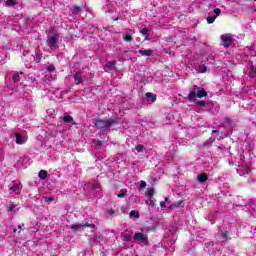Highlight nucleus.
<instances>
[{"mask_svg":"<svg viewBox=\"0 0 256 256\" xmlns=\"http://www.w3.org/2000/svg\"><path fill=\"white\" fill-rule=\"evenodd\" d=\"M117 120L110 118V119H100L96 118L93 121L94 127H97V129H100V131H109L113 125H116Z\"/></svg>","mask_w":256,"mask_h":256,"instance_id":"f257e3e1","label":"nucleus"},{"mask_svg":"<svg viewBox=\"0 0 256 256\" xmlns=\"http://www.w3.org/2000/svg\"><path fill=\"white\" fill-rule=\"evenodd\" d=\"M133 239L134 241H138V243H143V245L149 246V238L141 232L135 233Z\"/></svg>","mask_w":256,"mask_h":256,"instance_id":"f03ea898","label":"nucleus"},{"mask_svg":"<svg viewBox=\"0 0 256 256\" xmlns=\"http://www.w3.org/2000/svg\"><path fill=\"white\" fill-rule=\"evenodd\" d=\"M57 39H59V35L57 34L48 37L46 43L47 45H49L50 49L54 50L59 47V45L57 44Z\"/></svg>","mask_w":256,"mask_h":256,"instance_id":"7ed1b4c3","label":"nucleus"},{"mask_svg":"<svg viewBox=\"0 0 256 256\" xmlns=\"http://www.w3.org/2000/svg\"><path fill=\"white\" fill-rule=\"evenodd\" d=\"M83 227H89L90 229H95V224L82 223V224L70 225V229H72V231H79L80 229H83Z\"/></svg>","mask_w":256,"mask_h":256,"instance_id":"20e7f679","label":"nucleus"},{"mask_svg":"<svg viewBox=\"0 0 256 256\" xmlns=\"http://www.w3.org/2000/svg\"><path fill=\"white\" fill-rule=\"evenodd\" d=\"M213 13L215 14L214 16H208L206 18V21L209 25H211V23H215V19H217V17L221 15V9L216 8L214 9Z\"/></svg>","mask_w":256,"mask_h":256,"instance_id":"39448f33","label":"nucleus"},{"mask_svg":"<svg viewBox=\"0 0 256 256\" xmlns=\"http://www.w3.org/2000/svg\"><path fill=\"white\" fill-rule=\"evenodd\" d=\"M221 41L224 43L223 47L225 49H229L230 45H233V39L227 35H222L221 36Z\"/></svg>","mask_w":256,"mask_h":256,"instance_id":"423d86ee","label":"nucleus"},{"mask_svg":"<svg viewBox=\"0 0 256 256\" xmlns=\"http://www.w3.org/2000/svg\"><path fill=\"white\" fill-rule=\"evenodd\" d=\"M75 85H81L83 83V72H76L73 75Z\"/></svg>","mask_w":256,"mask_h":256,"instance_id":"0eeeda50","label":"nucleus"},{"mask_svg":"<svg viewBox=\"0 0 256 256\" xmlns=\"http://www.w3.org/2000/svg\"><path fill=\"white\" fill-rule=\"evenodd\" d=\"M138 53H140L142 57H151V55H153V50L152 49L138 50Z\"/></svg>","mask_w":256,"mask_h":256,"instance_id":"6e6552de","label":"nucleus"},{"mask_svg":"<svg viewBox=\"0 0 256 256\" xmlns=\"http://www.w3.org/2000/svg\"><path fill=\"white\" fill-rule=\"evenodd\" d=\"M196 97H198V99H203V97H207V91L201 88L200 90L197 91Z\"/></svg>","mask_w":256,"mask_h":256,"instance_id":"1a4fd4ad","label":"nucleus"},{"mask_svg":"<svg viewBox=\"0 0 256 256\" xmlns=\"http://www.w3.org/2000/svg\"><path fill=\"white\" fill-rule=\"evenodd\" d=\"M207 179H209V177L205 173L199 174L197 176V180L199 181V183H206Z\"/></svg>","mask_w":256,"mask_h":256,"instance_id":"9d476101","label":"nucleus"},{"mask_svg":"<svg viewBox=\"0 0 256 256\" xmlns=\"http://www.w3.org/2000/svg\"><path fill=\"white\" fill-rule=\"evenodd\" d=\"M21 75H23V72H16L14 75H13V81L14 83H19V81H21Z\"/></svg>","mask_w":256,"mask_h":256,"instance_id":"9b49d317","label":"nucleus"},{"mask_svg":"<svg viewBox=\"0 0 256 256\" xmlns=\"http://www.w3.org/2000/svg\"><path fill=\"white\" fill-rule=\"evenodd\" d=\"M249 77H251V79H255L256 77V68L255 66L251 65L250 66V71H249Z\"/></svg>","mask_w":256,"mask_h":256,"instance_id":"f8f14e48","label":"nucleus"},{"mask_svg":"<svg viewBox=\"0 0 256 256\" xmlns=\"http://www.w3.org/2000/svg\"><path fill=\"white\" fill-rule=\"evenodd\" d=\"M213 167H215L213 162H205L204 163V169H206V171H213Z\"/></svg>","mask_w":256,"mask_h":256,"instance_id":"ddd939ff","label":"nucleus"},{"mask_svg":"<svg viewBox=\"0 0 256 256\" xmlns=\"http://www.w3.org/2000/svg\"><path fill=\"white\" fill-rule=\"evenodd\" d=\"M146 97L147 99H151L152 103H155V101H157V96L151 92H147Z\"/></svg>","mask_w":256,"mask_h":256,"instance_id":"4468645a","label":"nucleus"},{"mask_svg":"<svg viewBox=\"0 0 256 256\" xmlns=\"http://www.w3.org/2000/svg\"><path fill=\"white\" fill-rule=\"evenodd\" d=\"M39 179L45 180L47 179V170H40L38 173Z\"/></svg>","mask_w":256,"mask_h":256,"instance_id":"2eb2a0df","label":"nucleus"},{"mask_svg":"<svg viewBox=\"0 0 256 256\" xmlns=\"http://www.w3.org/2000/svg\"><path fill=\"white\" fill-rule=\"evenodd\" d=\"M222 237V243H225V241H227L229 239V231H223L221 234Z\"/></svg>","mask_w":256,"mask_h":256,"instance_id":"dca6fc26","label":"nucleus"},{"mask_svg":"<svg viewBox=\"0 0 256 256\" xmlns=\"http://www.w3.org/2000/svg\"><path fill=\"white\" fill-rule=\"evenodd\" d=\"M195 97H197V92H195V91H191L188 94V100H190V101H195Z\"/></svg>","mask_w":256,"mask_h":256,"instance_id":"f3484780","label":"nucleus"},{"mask_svg":"<svg viewBox=\"0 0 256 256\" xmlns=\"http://www.w3.org/2000/svg\"><path fill=\"white\" fill-rule=\"evenodd\" d=\"M16 143L17 145H21V143H23V136L19 133L16 134Z\"/></svg>","mask_w":256,"mask_h":256,"instance_id":"a211bd4d","label":"nucleus"},{"mask_svg":"<svg viewBox=\"0 0 256 256\" xmlns=\"http://www.w3.org/2000/svg\"><path fill=\"white\" fill-rule=\"evenodd\" d=\"M19 187H21L19 184H13L12 187H10V191H14V193H19Z\"/></svg>","mask_w":256,"mask_h":256,"instance_id":"6ab92c4d","label":"nucleus"},{"mask_svg":"<svg viewBox=\"0 0 256 256\" xmlns=\"http://www.w3.org/2000/svg\"><path fill=\"white\" fill-rule=\"evenodd\" d=\"M41 59H43V55L36 53V57L34 58V63H41Z\"/></svg>","mask_w":256,"mask_h":256,"instance_id":"aec40b11","label":"nucleus"},{"mask_svg":"<svg viewBox=\"0 0 256 256\" xmlns=\"http://www.w3.org/2000/svg\"><path fill=\"white\" fill-rule=\"evenodd\" d=\"M153 195H154L153 188L148 189V191L146 192V197L148 199H153Z\"/></svg>","mask_w":256,"mask_h":256,"instance_id":"412c9836","label":"nucleus"},{"mask_svg":"<svg viewBox=\"0 0 256 256\" xmlns=\"http://www.w3.org/2000/svg\"><path fill=\"white\" fill-rule=\"evenodd\" d=\"M72 13H73V15H79V13H81V7L75 6V7L72 9Z\"/></svg>","mask_w":256,"mask_h":256,"instance_id":"4be33fe9","label":"nucleus"},{"mask_svg":"<svg viewBox=\"0 0 256 256\" xmlns=\"http://www.w3.org/2000/svg\"><path fill=\"white\" fill-rule=\"evenodd\" d=\"M124 41L131 43V41H133V36L131 34H125Z\"/></svg>","mask_w":256,"mask_h":256,"instance_id":"5701e85b","label":"nucleus"},{"mask_svg":"<svg viewBox=\"0 0 256 256\" xmlns=\"http://www.w3.org/2000/svg\"><path fill=\"white\" fill-rule=\"evenodd\" d=\"M63 121H64V123H72L73 117H72V116H69V115L64 116V117H63Z\"/></svg>","mask_w":256,"mask_h":256,"instance_id":"b1692460","label":"nucleus"},{"mask_svg":"<svg viewBox=\"0 0 256 256\" xmlns=\"http://www.w3.org/2000/svg\"><path fill=\"white\" fill-rule=\"evenodd\" d=\"M130 217H135V219H139L140 214H139V212H137L136 210H132V211L130 212Z\"/></svg>","mask_w":256,"mask_h":256,"instance_id":"393cba45","label":"nucleus"},{"mask_svg":"<svg viewBox=\"0 0 256 256\" xmlns=\"http://www.w3.org/2000/svg\"><path fill=\"white\" fill-rule=\"evenodd\" d=\"M199 72L200 73H207V66H205V64H201L199 66Z\"/></svg>","mask_w":256,"mask_h":256,"instance_id":"a878e982","label":"nucleus"},{"mask_svg":"<svg viewBox=\"0 0 256 256\" xmlns=\"http://www.w3.org/2000/svg\"><path fill=\"white\" fill-rule=\"evenodd\" d=\"M6 5L8 7H14V5H17V2H15V0H7Z\"/></svg>","mask_w":256,"mask_h":256,"instance_id":"bb28decb","label":"nucleus"},{"mask_svg":"<svg viewBox=\"0 0 256 256\" xmlns=\"http://www.w3.org/2000/svg\"><path fill=\"white\" fill-rule=\"evenodd\" d=\"M122 239H123V241H126L127 243H129V241H131V235L123 234Z\"/></svg>","mask_w":256,"mask_h":256,"instance_id":"cd10ccee","label":"nucleus"},{"mask_svg":"<svg viewBox=\"0 0 256 256\" xmlns=\"http://www.w3.org/2000/svg\"><path fill=\"white\" fill-rule=\"evenodd\" d=\"M47 71H49L50 73H54L55 71V65L53 64H49L47 67H46Z\"/></svg>","mask_w":256,"mask_h":256,"instance_id":"c85d7f7f","label":"nucleus"},{"mask_svg":"<svg viewBox=\"0 0 256 256\" xmlns=\"http://www.w3.org/2000/svg\"><path fill=\"white\" fill-rule=\"evenodd\" d=\"M135 149H136V151H137L138 153H143L144 147H143V145L138 144V145L135 147Z\"/></svg>","mask_w":256,"mask_h":256,"instance_id":"c756f323","label":"nucleus"},{"mask_svg":"<svg viewBox=\"0 0 256 256\" xmlns=\"http://www.w3.org/2000/svg\"><path fill=\"white\" fill-rule=\"evenodd\" d=\"M140 33L142 35H149V29L148 28H141Z\"/></svg>","mask_w":256,"mask_h":256,"instance_id":"7c9ffc66","label":"nucleus"},{"mask_svg":"<svg viewBox=\"0 0 256 256\" xmlns=\"http://www.w3.org/2000/svg\"><path fill=\"white\" fill-rule=\"evenodd\" d=\"M196 105H198V107H205L207 103L205 101H196Z\"/></svg>","mask_w":256,"mask_h":256,"instance_id":"2f4dec72","label":"nucleus"},{"mask_svg":"<svg viewBox=\"0 0 256 256\" xmlns=\"http://www.w3.org/2000/svg\"><path fill=\"white\" fill-rule=\"evenodd\" d=\"M6 209H7L8 212L15 211V206H14V205H11V204H8V205L6 206Z\"/></svg>","mask_w":256,"mask_h":256,"instance_id":"473e14b6","label":"nucleus"},{"mask_svg":"<svg viewBox=\"0 0 256 256\" xmlns=\"http://www.w3.org/2000/svg\"><path fill=\"white\" fill-rule=\"evenodd\" d=\"M115 65V62L110 61L106 63V67H108V69H113V66Z\"/></svg>","mask_w":256,"mask_h":256,"instance_id":"72a5a7b5","label":"nucleus"},{"mask_svg":"<svg viewBox=\"0 0 256 256\" xmlns=\"http://www.w3.org/2000/svg\"><path fill=\"white\" fill-rule=\"evenodd\" d=\"M125 190H121V193L117 194V197H119V199H123V197H125Z\"/></svg>","mask_w":256,"mask_h":256,"instance_id":"f704fd0d","label":"nucleus"},{"mask_svg":"<svg viewBox=\"0 0 256 256\" xmlns=\"http://www.w3.org/2000/svg\"><path fill=\"white\" fill-rule=\"evenodd\" d=\"M224 123H227L228 125H231V123H233V121L231 120V118L226 117V118H224Z\"/></svg>","mask_w":256,"mask_h":256,"instance_id":"c9c22d12","label":"nucleus"},{"mask_svg":"<svg viewBox=\"0 0 256 256\" xmlns=\"http://www.w3.org/2000/svg\"><path fill=\"white\" fill-rule=\"evenodd\" d=\"M145 187H147V182L141 181L140 182V189H145Z\"/></svg>","mask_w":256,"mask_h":256,"instance_id":"e433bc0d","label":"nucleus"},{"mask_svg":"<svg viewBox=\"0 0 256 256\" xmlns=\"http://www.w3.org/2000/svg\"><path fill=\"white\" fill-rule=\"evenodd\" d=\"M46 203H51V201H55L54 197H45Z\"/></svg>","mask_w":256,"mask_h":256,"instance_id":"4c0bfd02","label":"nucleus"},{"mask_svg":"<svg viewBox=\"0 0 256 256\" xmlns=\"http://www.w3.org/2000/svg\"><path fill=\"white\" fill-rule=\"evenodd\" d=\"M244 173H246V175H248V173H251V168H249V166H245Z\"/></svg>","mask_w":256,"mask_h":256,"instance_id":"58836bf2","label":"nucleus"},{"mask_svg":"<svg viewBox=\"0 0 256 256\" xmlns=\"http://www.w3.org/2000/svg\"><path fill=\"white\" fill-rule=\"evenodd\" d=\"M102 145H103V141L98 140V141L96 142V147H97V149H99V147H101Z\"/></svg>","mask_w":256,"mask_h":256,"instance_id":"ea45409f","label":"nucleus"},{"mask_svg":"<svg viewBox=\"0 0 256 256\" xmlns=\"http://www.w3.org/2000/svg\"><path fill=\"white\" fill-rule=\"evenodd\" d=\"M150 206L155 207V200H153L152 198L150 199Z\"/></svg>","mask_w":256,"mask_h":256,"instance_id":"a19ab883","label":"nucleus"},{"mask_svg":"<svg viewBox=\"0 0 256 256\" xmlns=\"http://www.w3.org/2000/svg\"><path fill=\"white\" fill-rule=\"evenodd\" d=\"M23 227H25V224H22V225H18V229H19V232L18 233H21Z\"/></svg>","mask_w":256,"mask_h":256,"instance_id":"79ce46f5","label":"nucleus"},{"mask_svg":"<svg viewBox=\"0 0 256 256\" xmlns=\"http://www.w3.org/2000/svg\"><path fill=\"white\" fill-rule=\"evenodd\" d=\"M181 203H183V201H180V202H178V203L173 204V207H180V206H181Z\"/></svg>","mask_w":256,"mask_h":256,"instance_id":"37998d69","label":"nucleus"},{"mask_svg":"<svg viewBox=\"0 0 256 256\" xmlns=\"http://www.w3.org/2000/svg\"><path fill=\"white\" fill-rule=\"evenodd\" d=\"M108 214H109V215H115V210H113V209L108 210Z\"/></svg>","mask_w":256,"mask_h":256,"instance_id":"c03bdc74","label":"nucleus"},{"mask_svg":"<svg viewBox=\"0 0 256 256\" xmlns=\"http://www.w3.org/2000/svg\"><path fill=\"white\" fill-rule=\"evenodd\" d=\"M144 41H151V38H149V36H146V37L144 38Z\"/></svg>","mask_w":256,"mask_h":256,"instance_id":"a18cd8bd","label":"nucleus"},{"mask_svg":"<svg viewBox=\"0 0 256 256\" xmlns=\"http://www.w3.org/2000/svg\"><path fill=\"white\" fill-rule=\"evenodd\" d=\"M30 79H31V81H37V78H35L33 76H31Z\"/></svg>","mask_w":256,"mask_h":256,"instance_id":"49530a36","label":"nucleus"},{"mask_svg":"<svg viewBox=\"0 0 256 256\" xmlns=\"http://www.w3.org/2000/svg\"><path fill=\"white\" fill-rule=\"evenodd\" d=\"M160 207H166L165 202H160Z\"/></svg>","mask_w":256,"mask_h":256,"instance_id":"de8ad7c7","label":"nucleus"},{"mask_svg":"<svg viewBox=\"0 0 256 256\" xmlns=\"http://www.w3.org/2000/svg\"><path fill=\"white\" fill-rule=\"evenodd\" d=\"M212 133H219V130H213Z\"/></svg>","mask_w":256,"mask_h":256,"instance_id":"09e8293b","label":"nucleus"},{"mask_svg":"<svg viewBox=\"0 0 256 256\" xmlns=\"http://www.w3.org/2000/svg\"><path fill=\"white\" fill-rule=\"evenodd\" d=\"M249 51H253V46H250V47H249Z\"/></svg>","mask_w":256,"mask_h":256,"instance_id":"8fccbe9b","label":"nucleus"},{"mask_svg":"<svg viewBox=\"0 0 256 256\" xmlns=\"http://www.w3.org/2000/svg\"><path fill=\"white\" fill-rule=\"evenodd\" d=\"M167 201H169V198H165V201H164V203H167Z\"/></svg>","mask_w":256,"mask_h":256,"instance_id":"3c124183","label":"nucleus"},{"mask_svg":"<svg viewBox=\"0 0 256 256\" xmlns=\"http://www.w3.org/2000/svg\"><path fill=\"white\" fill-rule=\"evenodd\" d=\"M118 20H119V18L114 19V21H118Z\"/></svg>","mask_w":256,"mask_h":256,"instance_id":"603ef678","label":"nucleus"}]
</instances>
